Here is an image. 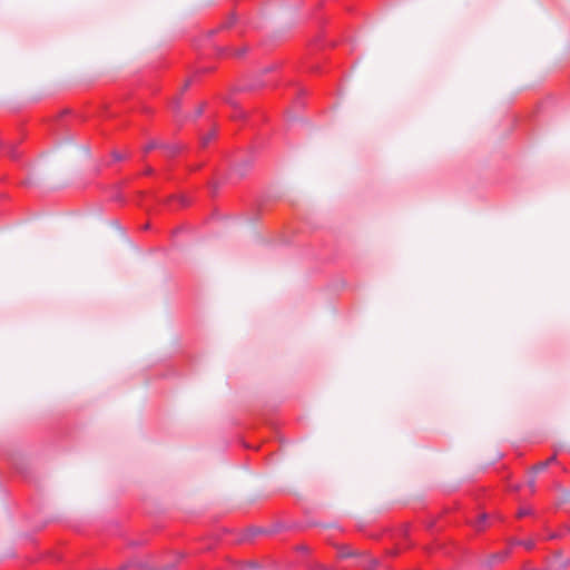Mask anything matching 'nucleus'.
Listing matches in <instances>:
<instances>
[{"label":"nucleus","instance_id":"1","mask_svg":"<svg viewBox=\"0 0 570 570\" xmlns=\"http://www.w3.org/2000/svg\"><path fill=\"white\" fill-rule=\"evenodd\" d=\"M357 556H360V553L357 551H354V550H351L347 548H343L340 550L341 558H350V557H357Z\"/></svg>","mask_w":570,"mask_h":570},{"label":"nucleus","instance_id":"2","mask_svg":"<svg viewBox=\"0 0 570 570\" xmlns=\"http://www.w3.org/2000/svg\"><path fill=\"white\" fill-rule=\"evenodd\" d=\"M554 461V456H551L550 459H548L547 461L544 462H541L539 463L537 466H534V471L535 472H539V471H543L551 462Z\"/></svg>","mask_w":570,"mask_h":570},{"label":"nucleus","instance_id":"3","mask_svg":"<svg viewBox=\"0 0 570 570\" xmlns=\"http://www.w3.org/2000/svg\"><path fill=\"white\" fill-rule=\"evenodd\" d=\"M216 135V131L215 130H210L208 134L204 135L202 137V142L203 145H207Z\"/></svg>","mask_w":570,"mask_h":570},{"label":"nucleus","instance_id":"4","mask_svg":"<svg viewBox=\"0 0 570 570\" xmlns=\"http://www.w3.org/2000/svg\"><path fill=\"white\" fill-rule=\"evenodd\" d=\"M166 151L169 154V155H174L175 153L178 151L179 147L176 146V145H173V146H163Z\"/></svg>","mask_w":570,"mask_h":570},{"label":"nucleus","instance_id":"5","mask_svg":"<svg viewBox=\"0 0 570 570\" xmlns=\"http://www.w3.org/2000/svg\"><path fill=\"white\" fill-rule=\"evenodd\" d=\"M520 544L524 546L527 549H532L534 546V541L532 539H527L520 541Z\"/></svg>","mask_w":570,"mask_h":570},{"label":"nucleus","instance_id":"6","mask_svg":"<svg viewBox=\"0 0 570 570\" xmlns=\"http://www.w3.org/2000/svg\"><path fill=\"white\" fill-rule=\"evenodd\" d=\"M156 147H159V145L156 142V141H150L146 147H145V151L148 153L150 151L151 149L156 148Z\"/></svg>","mask_w":570,"mask_h":570},{"label":"nucleus","instance_id":"7","mask_svg":"<svg viewBox=\"0 0 570 570\" xmlns=\"http://www.w3.org/2000/svg\"><path fill=\"white\" fill-rule=\"evenodd\" d=\"M112 157L116 159V160H121L125 158V155L124 154H120L118 151H114L112 153Z\"/></svg>","mask_w":570,"mask_h":570},{"label":"nucleus","instance_id":"8","mask_svg":"<svg viewBox=\"0 0 570 570\" xmlns=\"http://www.w3.org/2000/svg\"><path fill=\"white\" fill-rule=\"evenodd\" d=\"M563 501H570V490L564 492L563 494Z\"/></svg>","mask_w":570,"mask_h":570},{"label":"nucleus","instance_id":"9","mask_svg":"<svg viewBox=\"0 0 570 570\" xmlns=\"http://www.w3.org/2000/svg\"><path fill=\"white\" fill-rule=\"evenodd\" d=\"M485 519V515H481L480 519H479V522H483V520Z\"/></svg>","mask_w":570,"mask_h":570}]
</instances>
